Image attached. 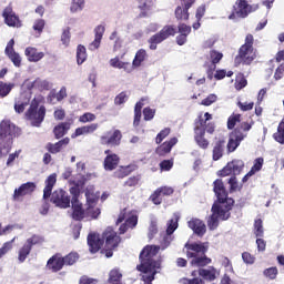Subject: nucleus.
I'll return each mask as SVG.
<instances>
[{"instance_id":"nucleus-29","label":"nucleus","mask_w":284,"mask_h":284,"mask_svg":"<svg viewBox=\"0 0 284 284\" xmlns=\"http://www.w3.org/2000/svg\"><path fill=\"white\" fill-rule=\"evenodd\" d=\"M54 185H57V173H52L45 180V186L43 190L44 201H45V199H50V196L52 195V190H53Z\"/></svg>"},{"instance_id":"nucleus-39","label":"nucleus","mask_w":284,"mask_h":284,"mask_svg":"<svg viewBox=\"0 0 284 284\" xmlns=\"http://www.w3.org/2000/svg\"><path fill=\"white\" fill-rule=\"evenodd\" d=\"M163 41H165L163 33L161 31L155 33L149 39L150 50H156V45H159V43H163Z\"/></svg>"},{"instance_id":"nucleus-20","label":"nucleus","mask_w":284,"mask_h":284,"mask_svg":"<svg viewBox=\"0 0 284 284\" xmlns=\"http://www.w3.org/2000/svg\"><path fill=\"white\" fill-rule=\"evenodd\" d=\"M34 190H37V184H34V182H27L14 190L13 199L14 201H19L21 196H28V194H32Z\"/></svg>"},{"instance_id":"nucleus-58","label":"nucleus","mask_w":284,"mask_h":284,"mask_svg":"<svg viewBox=\"0 0 284 284\" xmlns=\"http://www.w3.org/2000/svg\"><path fill=\"white\" fill-rule=\"evenodd\" d=\"M263 163H264L263 158L255 159L254 164H253L252 169L250 170V174H254L255 172H261V170L263 168Z\"/></svg>"},{"instance_id":"nucleus-54","label":"nucleus","mask_w":284,"mask_h":284,"mask_svg":"<svg viewBox=\"0 0 284 284\" xmlns=\"http://www.w3.org/2000/svg\"><path fill=\"white\" fill-rule=\"evenodd\" d=\"M92 121H97V115H94V113L87 112L79 116L80 123H92Z\"/></svg>"},{"instance_id":"nucleus-7","label":"nucleus","mask_w":284,"mask_h":284,"mask_svg":"<svg viewBox=\"0 0 284 284\" xmlns=\"http://www.w3.org/2000/svg\"><path fill=\"white\" fill-rule=\"evenodd\" d=\"M32 88H37V80H26L22 84V90H27L16 99L14 110L18 114L24 112L26 108L30 104V99H32Z\"/></svg>"},{"instance_id":"nucleus-51","label":"nucleus","mask_w":284,"mask_h":284,"mask_svg":"<svg viewBox=\"0 0 284 284\" xmlns=\"http://www.w3.org/2000/svg\"><path fill=\"white\" fill-rule=\"evenodd\" d=\"M201 119L203 120V122H205L204 133H205V130H206V132H209V134H212L214 132V125L207 124V121H210L212 119V114L206 112V113H204V118L200 116V121H201Z\"/></svg>"},{"instance_id":"nucleus-35","label":"nucleus","mask_w":284,"mask_h":284,"mask_svg":"<svg viewBox=\"0 0 284 284\" xmlns=\"http://www.w3.org/2000/svg\"><path fill=\"white\" fill-rule=\"evenodd\" d=\"M70 126H71L70 122H62L58 124L53 129L55 139H61L62 136H65V134H68V131L70 130Z\"/></svg>"},{"instance_id":"nucleus-36","label":"nucleus","mask_w":284,"mask_h":284,"mask_svg":"<svg viewBox=\"0 0 284 284\" xmlns=\"http://www.w3.org/2000/svg\"><path fill=\"white\" fill-rule=\"evenodd\" d=\"M199 274L202 276V278H205V281H214V278L219 276V272L215 271L214 267L201 268Z\"/></svg>"},{"instance_id":"nucleus-30","label":"nucleus","mask_w":284,"mask_h":284,"mask_svg":"<svg viewBox=\"0 0 284 284\" xmlns=\"http://www.w3.org/2000/svg\"><path fill=\"white\" fill-rule=\"evenodd\" d=\"M148 59V51L145 49H139L134 55V59L132 61V71L136 70V68H141L143 65V62Z\"/></svg>"},{"instance_id":"nucleus-53","label":"nucleus","mask_w":284,"mask_h":284,"mask_svg":"<svg viewBox=\"0 0 284 284\" xmlns=\"http://www.w3.org/2000/svg\"><path fill=\"white\" fill-rule=\"evenodd\" d=\"M73 183H74V186H72L70 189V193L73 196V199L71 201V204H72L73 201H79V193H80L79 185H81L83 182L82 181H73Z\"/></svg>"},{"instance_id":"nucleus-8","label":"nucleus","mask_w":284,"mask_h":284,"mask_svg":"<svg viewBox=\"0 0 284 284\" xmlns=\"http://www.w3.org/2000/svg\"><path fill=\"white\" fill-rule=\"evenodd\" d=\"M257 10L258 4H252V0H236L229 19H246V17H250L252 12Z\"/></svg>"},{"instance_id":"nucleus-44","label":"nucleus","mask_w":284,"mask_h":284,"mask_svg":"<svg viewBox=\"0 0 284 284\" xmlns=\"http://www.w3.org/2000/svg\"><path fill=\"white\" fill-rule=\"evenodd\" d=\"M253 234L257 239H263V235L265 234V230L263 229V220H261V219L255 220Z\"/></svg>"},{"instance_id":"nucleus-38","label":"nucleus","mask_w":284,"mask_h":284,"mask_svg":"<svg viewBox=\"0 0 284 284\" xmlns=\"http://www.w3.org/2000/svg\"><path fill=\"white\" fill-rule=\"evenodd\" d=\"M225 152V141H217L213 148V161H219Z\"/></svg>"},{"instance_id":"nucleus-61","label":"nucleus","mask_w":284,"mask_h":284,"mask_svg":"<svg viewBox=\"0 0 284 284\" xmlns=\"http://www.w3.org/2000/svg\"><path fill=\"white\" fill-rule=\"evenodd\" d=\"M242 260L246 265H254L256 257L254 255H251L248 252L242 253Z\"/></svg>"},{"instance_id":"nucleus-3","label":"nucleus","mask_w":284,"mask_h":284,"mask_svg":"<svg viewBox=\"0 0 284 284\" xmlns=\"http://www.w3.org/2000/svg\"><path fill=\"white\" fill-rule=\"evenodd\" d=\"M87 199L85 209L79 200L72 201V216L74 221H81L82 219H99L101 216V209L97 206L99 203L100 193L94 190V185L87 186L84 191Z\"/></svg>"},{"instance_id":"nucleus-42","label":"nucleus","mask_w":284,"mask_h":284,"mask_svg":"<svg viewBox=\"0 0 284 284\" xmlns=\"http://www.w3.org/2000/svg\"><path fill=\"white\" fill-rule=\"evenodd\" d=\"M88 59V52L85 48L81 44L78 45L77 48V63L78 65H83Z\"/></svg>"},{"instance_id":"nucleus-62","label":"nucleus","mask_w":284,"mask_h":284,"mask_svg":"<svg viewBox=\"0 0 284 284\" xmlns=\"http://www.w3.org/2000/svg\"><path fill=\"white\" fill-rule=\"evenodd\" d=\"M241 121V114L231 115L227 121L229 130H233L234 125Z\"/></svg>"},{"instance_id":"nucleus-49","label":"nucleus","mask_w":284,"mask_h":284,"mask_svg":"<svg viewBox=\"0 0 284 284\" xmlns=\"http://www.w3.org/2000/svg\"><path fill=\"white\" fill-rule=\"evenodd\" d=\"M164 39H169L170 37H174L176 34V27L172 24H168L163 27V29L160 31Z\"/></svg>"},{"instance_id":"nucleus-37","label":"nucleus","mask_w":284,"mask_h":284,"mask_svg":"<svg viewBox=\"0 0 284 284\" xmlns=\"http://www.w3.org/2000/svg\"><path fill=\"white\" fill-rule=\"evenodd\" d=\"M134 165L120 166L115 172L114 176L116 179H125V176H130L132 172H134Z\"/></svg>"},{"instance_id":"nucleus-24","label":"nucleus","mask_w":284,"mask_h":284,"mask_svg":"<svg viewBox=\"0 0 284 284\" xmlns=\"http://www.w3.org/2000/svg\"><path fill=\"white\" fill-rule=\"evenodd\" d=\"M95 37L94 40L89 44V50L94 52V50H99L101 47V40L103 39V34H105V27L100 24L94 29Z\"/></svg>"},{"instance_id":"nucleus-1","label":"nucleus","mask_w":284,"mask_h":284,"mask_svg":"<svg viewBox=\"0 0 284 284\" xmlns=\"http://www.w3.org/2000/svg\"><path fill=\"white\" fill-rule=\"evenodd\" d=\"M214 192L217 197L212 206V215L207 220V226L210 230H216L219 227V221H227L230 219V210L234 205V200L227 197L223 181L216 180L214 182Z\"/></svg>"},{"instance_id":"nucleus-32","label":"nucleus","mask_w":284,"mask_h":284,"mask_svg":"<svg viewBox=\"0 0 284 284\" xmlns=\"http://www.w3.org/2000/svg\"><path fill=\"white\" fill-rule=\"evenodd\" d=\"M63 265L65 264L61 255L52 256L47 263L48 268L52 270V272H59L60 270H63Z\"/></svg>"},{"instance_id":"nucleus-27","label":"nucleus","mask_w":284,"mask_h":284,"mask_svg":"<svg viewBox=\"0 0 284 284\" xmlns=\"http://www.w3.org/2000/svg\"><path fill=\"white\" fill-rule=\"evenodd\" d=\"M111 68H115L116 70H124L128 74L132 73V64L130 62H123L119 57L112 58L109 61Z\"/></svg>"},{"instance_id":"nucleus-17","label":"nucleus","mask_w":284,"mask_h":284,"mask_svg":"<svg viewBox=\"0 0 284 284\" xmlns=\"http://www.w3.org/2000/svg\"><path fill=\"white\" fill-rule=\"evenodd\" d=\"M205 121L203 122V119L199 120V122L195 123V141L200 148H207L210 145V142L205 140Z\"/></svg>"},{"instance_id":"nucleus-40","label":"nucleus","mask_w":284,"mask_h":284,"mask_svg":"<svg viewBox=\"0 0 284 284\" xmlns=\"http://www.w3.org/2000/svg\"><path fill=\"white\" fill-rule=\"evenodd\" d=\"M30 252H32V247L28 245L27 243L23 244V246L18 252V261L19 263H26V258L30 256Z\"/></svg>"},{"instance_id":"nucleus-52","label":"nucleus","mask_w":284,"mask_h":284,"mask_svg":"<svg viewBox=\"0 0 284 284\" xmlns=\"http://www.w3.org/2000/svg\"><path fill=\"white\" fill-rule=\"evenodd\" d=\"M36 88L38 90H50V88H52V84L48 80L38 78V79H36Z\"/></svg>"},{"instance_id":"nucleus-11","label":"nucleus","mask_w":284,"mask_h":284,"mask_svg":"<svg viewBox=\"0 0 284 284\" xmlns=\"http://www.w3.org/2000/svg\"><path fill=\"white\" fill-rule=\"evenodd\" d=\"M123 221H125V223L120 226V234H125L129 227H136V224L139 223V217L135 213H128V211L124 210L120 213L116 223H123Z\"/></svg>"},{"instance_id":"nucleus-15","label":"nucleus","mask_w":284,"mask_h":284,"mask_svg":"<svg viewBox=\"0 0 284 284\" xmlns=\"http://www.w3.org/2000/svg\"><path fill=\"white\" fill-rule=\"evenodd\" d=\"M178 227H179V214H174V219H172L168 223L166 235L162 241V250H166V247H170V243L174 241V237L172 236V234H174V231Z\"/></svg>"},{"instance_id":"nucleus-31","label":"nucleus","mask_w":284,"mask_h":284,"mask_svg":"<svg viewBox=\"0 0 284 284\" xmlns=\"http://www.w3.org/2000/svg\"><path fill=\"white\" fill-rule=\"evenodd\" d=\"M176 143H179V139L176 138H172L170 141L164 142L163 144H161L158 149H156V153L160 156H163L165 154H170V152H172V148H174V145H176Z\"/></svg>"},{"instance_id":"nucleus-22","label":"nucleus","mask_w":284,"mask_h":284,"mask_svg":"<svg viewBox=\"0 0 284 284\" xmlns=\"http://www.w3.org/2000/svg\"><path fill=\"white\" fill-rule=\"evenodd\" d=\"M104 154H106L104 159V170H106L108 172H112V170H116V166L119 165V161H120L119 155H116L115 153H112L110 150H106Z\"/></svg>"},{"instance_id":"nucleus-18","label":"nucleus","mask_w":284,"mask_h":284,"mask_svg":"<svg viewBox=\"0 0 284 284\" xmlns=\"http://www.w3.org/2000/svg\"><path fill=\"white\" fill-rule=\"evenodd\" d=\"M4 54L10 59L16 68H21V55L14 51V39H11L6 47Z\"/></svg>"},{"instance_id":"nucleus-63","label":"nucleus","mask_w":284,"mask_h":284,"mask_svg":"<svg viewBox=\"0 0 284 284\" xmlns=\"http://www.w3.org/2000/svg\"><path fill=\"white\" fill-rule=\"evenodd\" d=\"M166 136H170V128L163 129V130L156 135L155 142H156L158 144H159V143H162L163 140H164Z\"/></svg>"},{"instance_id":"nucleus-2","label":"nucleus","mask_w":284,"mask_h":284,"mask_svg":"<svg viewBox=\"0 0 284 284\" xmlns=\"http://www.w3.org/2000/svg\"><path fill=\"white\" fill-rule=\"evenodd\" d=\"M161 246H145L140 253L141 264L136 266L141 272L144 284H152L154 276L161 272V258L158 256Z\"/></svg>"},{"instance_id":"nucleus-64","label":"nucleus","mask_w":284,"mask_h":284,"mask_svg":"<svg viewBox=\"0 0 284 284\" xmlns=\"http://www.w3.org/2000/svg\"><path fill=\"white\" fill-rule=\"evenodd\" d=\"M181 283H182V284H205V283L203 282V280H201V278H199V277H195V278H192V280H190V278H183V280H181Z\"/></svg>"},{"instance_id":"nucleus-19","label":"nucleus","mask_w":284,"mask_h":284,"mask_svg":"<svg viewBox=\"0 0 284 284\" xmlns=\"http://www.w3.org/2000/svg\"><path fill=\"white\" fill-rule=\"evenodd\" d=\"M247 134L243 133L241 130H235L230 134L227 150L229 152H234L239 145H241V141L245 139Z\"/></svg>"},{"instance_id":"nucleus-55","label":"nucleus","mask_w":284,"mask_h":284,"mask_svg":"<svg viewBox=\"0 0 284 284\" xmlns=\"http://www.w3.org/2000/svg\"><path fill=\"white\" fill-rule=\"evenodd\" d=\"M14 241H17V237H13L10 242H6L2 245V247L0 248V258L2 256H6V254H8V252L12 250V243H14Z\"/></svg>"},{"instance_id":"nucleus-26","label":"nucleus","mask_w":284,"mask_h":284,"mask_svg":"<svg viewBox=\"0 0 284 284\" xmlns=\"http://www.w3.org/2000/svg\"><path fill=\"white\" fill-rule=\"evenodd\" d=\"M187 225L190 230L194 232V234H197V236H203L205 234L206 229H205V223L199 219H192L187 222Z\"/></svg>"},{"instance_id":"nucleus-50","label":"nucleus","mask_w":284,"mask_h":284,"mask_svg":"<svg viewBox=\"0 0 284 284\" xmlns=\"http://www.w3.org/2000/svg\"><path fill=\"white\" fill-rule=\"evenodd\" d=\"M14 83H6L0 81V97H8L12 92Z\"/></svg>"},{"instance_id":"nucleus-13","label":"nucleus","mask_w":284,"mask_h":284,"mask_svg":"<svg viewBox=\"0 0 284 284\" xmlns=\"http://www.w3.org/2000/svg\"><path fill=\"white\" fill-rule=\"evenodd\" d=\"M2 18L4 19L6 26L9 28H21V26H23L21 19H19V16H17L14 9H12V6L10 4L3 9Z\"/></svg>"},{"instance_id":"nucleus-45","label":"nucleus","mask_w":284,"mask_h":284,"mask_svg":"<svg viewBox=\"0 0 284 284\" xmlns=\"http://www.w3.org/2000/svg\"><path fill=\"white\" fill-rule=\"evenodd\" d=\"M175 17L179 21H187L190 19L189 9H185V7H178L175 9Z\"/></svg>"},{"instance_id":"nucleus-5","label":"nucleus","mask_w":284,"mask_h":284,"mask_svg":"<svg viewBox=\"0 0 284 284\" xmlns=\"http://www.w3.org/2000/svg\"><path fill=\"white\" fill-rule=\"evenodd\" d=\"M185 247L187 258H193L191 261L193 267L210 265L211 260L205 256V252H207V243H186Z\"/></svg>"},{"instance_id":"nucleus-10","label":"nucleus","mask_w":284,"mask_h":284,"mask_svg":"<svg viewBox=\"0 0 284 284\" xmlns=\"http://www.w3.org/2000/svg\"><path fill=\"white\" fill-rule=\"evenodd\" d=\"M103 239L105 240V256L106 258H111L113 255L112 250L119 247L121 237L116 235V232L112 227H108L103 233Z\"/></svg>"},{"instance_id":"nucleus-59","label":"nucleus","mask_w":284,"mask_h":284,"mask_svg":"<svg viewBox=\"0 0 284 284\" xmlns=\"http://www.w3.org/2000/svg\"><path fill=\"white\" fill-rule=\"evenodd\" d=\"M219 97L214 93L209 94L204 100H202L201 105L210 106L212 103H216Z\"/></svg>"},{"instance_id":"nucleus-14","label":"nucleus","mask_w":284,"mask_h":284,"mask_svg":"<svg viewBox=\"0 0 284 284\" xmlns=\"http://www.w3.org/2000/svg\"><path fill=\"white\" fill-rule=\"evenodd\" d=\"M243 168H245V162L243 160H233L229 162L223 170L220 171L221 176H230V174H234L236 176L241 172H243Z\"/></svg>"},{"instance_id":"nucleus-46","label":"nucleus","mask_w":284,"mask_h":284,"mask_svg":"<svg viewBox=\"0 0 284 284\" xmlns=\"http://www.w3.org/2000/svg\"><path fill=\"white\" fill-rule=\"evenodd\" d=\"M221 59H223V53L216 50L210 51V61L212 62V70H216V63H220Z\"/></svg>"},{"instance_id":"nucleus-25","label":"nucleus","mask_w":284,"mask_h":284,"mask_svg":"<svg viewBox=\"0 0 284 284\" xmlns=\"http://www.w3.org/2000/svg\"><path fill=\"white\" fill-rule=\"evenodd\" d=\"M138 8L140 10V17H150L154 8V0H139Z\"/></svg>"},{"instance_id":"nucleus-48","label":"nucleus","mask_w":284,"mask_h":284,"mask_svg":"<svg viewBox=\"0 0 284 284\" xmlns=\"http://www.w3.org/2000/svg\"><path fill=\"white\" fill-rule=\"evenodd\" d=\"M123 274H121V271L119 268H114L109 274V283L111 284H118L120 283Z\"/></svg>"},{"instance_id":"nucleus-60","label":"nucleus","mask_w":284,"mask_h":284,"mask_svg":"<svg viewBox=\"0 0 284 284\" xmlns=\"http://www.w3.org/2000/svg\"><path fill=\"white\" fill-rule=\"evenodd\" d=\"M45 28V20L43 19H37L33 22V30L41 34L43 32V29Z\"/></svg>"},{"instance_id":"nucleus-9","label":"nucleus","mask_w":284,"mask_h":284,"mask_svg":"<svg viewBox=\"0 0 284 284\" xmlns=\"http://www.w3.org/2000/svg\"><path fill=\"white\" fill-rule=\"evenodd\" d=\"M39 103H41V100L39 98H34L26 112L28 121H30L31 125L34 128H39L45 119V106L39 105Z\"/></svg>"},{"instance_id":"nucleus-21","label":"nucleus","mask_w":284,"mask_h":284,"mask_svg":"<svg viewBox=\"0 0 284 284\" xmlns=\"http://www.w3.org/2000/svg\"><path fill=\"white\" fill-rule=\"evenodd\" d=\"M97 130H99L98 123L79 126L71 134V139H78V136H88V134H94V132H97Z\"/></svg>"},{"instance_id":"nucleus-56","label":"nucleus","mask_w":284,"mask_h":284,"mask_svg":"<svg viewBox=\"0 0 284 284\" xmlns=\"http://www.w3.org/2000/svg\"><path fill=\"white\" fill-rule=\"evenodd\" d=\"M26 243L31 247L33 245H41L43 243V236L41 235H32L31 237L27 239Z\"/></svg>"},{"instance_id":"nucleus-23","label":"nucleus","mask_w":284,"mask_h":284,"mask_svg":"<svg viewBox=\"0 0 284 284\" xmlns=\"http://www.w3.org/2000/svg\"><path fill=\"white\" fill-rule=\"evenodd\" d=\"M24 57H27L30 63H39V61L45 57V53L43 51H39V49L34 47H28L24 50Z\"/></svg>"},{"instance_id":"nucleus-43","label":"nucleus","mask_w":284,"mask_h":284,"mask_svg":"<svg viewBox=\"0 0 284 284\" xmlns=\"http://www.w3.org/2000/svg\"><path fill=\"white\" fill-rule=\"evenodd\" d=\"M273 139L284 145V119L280 122L277 126V132L273 134Z\"/></svg>"},{"instance_id":"nucleus-33","label":"nucleus","mask_w":284,"mask_h":284,"mask_svg":"<svg viewBox=\"0 0 284 284\" xmlns=\"http://www.w3.org/2000/svg\"><path fill=\"white\" fill-rule=\"evenodd\" d=\"M68 143H70V138H64L63 140H60L59 142L52 144L49 143L47 145L49 152H51V154H59V152H61V150H63V148H65V145H68Z\"/></svg>"},{"instance_id":"nucleus-28","label":"nucleus","mask_w":284,"mask_h":284,"mask_svg":"<svg viewBox=\"0 0 284 284\" xmlns=\"http://www.w3.org/2000/svg\"><path fill=\"white\" fill-rule=\"evenodd\" d=\"M88 245H89L90 252L92 254H97V252L101 250V245H103V241H101L98 234H89Z\"/></svg>"},{"instance_id":"nucleus-12","label":"nucleus","mask_w":284,"mask_h":284,"mask_svg":"<svg viewBox=\"0 0 284 284\" xmlns=\"http://www.w3.org/2000/svg\"><path fill=\"white\" fill-rule=\"evenodd\" d=\"M51 203L55 205V207H60V210H68L70 207V195L63 189L55 190L51 194Z\"/></svg>"},{"instance_id":"nucleus-4","label":"nucleus","mask_w":284,"mask_h":284,"mask_svg":"<svg viewBox=\"0 0 284 284\" xmlns=\"http://www.w3.org/2000/svg\"><path fill=\"white\" fill-rule=\"evenodd\" d=\"M17 136V125L10 120L0 123V159L8 156L12 150L13 139Z\"/></svg>"},{"instance_id":"nucleus-34","label":"nucleus","mask_w":284,"mask_h":284,"mask_svg":"<svg viewBox=\"0 0 284 284\" xmlns=\"http://www.w3.org/2000/svg\"><path fill=\"white\" fill-rule=\"evenodd\" d=\"M145 101H148V99L142 98L141 101L136 102L135 104L134 121H133L134 128H139V124L141 123V110H143V105H145Z\"/></svg>"},{"instance_id":"nucleus-57","label":"nucleus","mask_w":284,"mask_h":284,"mask_svg":"<svg viewBox=\"0 0 284 284\" xmlns=\"http://www.w3.org/2000/svg\"><path fill=\"white\" fill-rule=\"evenodd\" d=\"M64 265H74L77 261H79V254L77 253H70L65 257H62Z\"/></svg>"},{"instance_id":"nucleus-41","label":"nucleus","mask_w":284,"mask_h":284,"mask_svg":"<svg viewBox=\"0 0 284 284\" xmlns=\"http://www.w3.org/2000/svg\"><path fill=\"white\" fill-rule=\"evenodd\" d=\"M83 8H85V0H71L70 13L77 14L78 12H82Z\"/></svg>"},{"instance_id":"nucleus-47","label":"nucleus","mask_w":284,"mask_h":284,"mask_svg":"<svg viewBox=\"0 0 284 284\" xmlns=\"http://www.w3.org/2000/svg\"><path fill=\"white\" fill-rule=\"evenodd\" d=\"M263 275L270 281H276V276H278V268L276 266L265 268L263 271Z\"/></svg>"},{"instance_id":"nucleus-16","label":"nucleus","mask_w":284,"mask_h":284,"mask_svg":"<svg viewBox=\"0 0 284 284\" xmlns=\"http://www.w3.org/2000/svg\"><path fill=\"white\" fill-rule=\"evenodd\" d=\"M122 138H123V135L121 134V131H119V130L110 131V132L104 133L101 136V144L116 146V145L121 144Z\"/></svg>"},{"instance_id":"nucleus-6","label":"nucleus","mask_w":284,"mask_h":284,"mask_svg":"<svg viewBox=\"0 0 284 284\" xmlns=\"http://www.w3.org/2000/svg\"><path fill=\"white\" fill-rule=\"evenodd\" d=\"M254 36L247 34L245 43L240 48L239 54L235 57V65H250L256 59V50H254Z\"/></svg>"}]
</instances>
